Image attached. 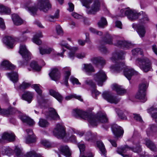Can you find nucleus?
Returning a JSON list of instances; mask_svg holds the SVG:
<instances>
[{"label": "nucleus", "instance_id": "f257e3e1", "mask_svg": "<svg viewBox=\"0 0 157 157\" xmlns=\"http://www.w3.org/2000/svg\"><path fill=\"white\" fill-rule=\"evenodd\" d=\"M124 53L122 52H118L113 55L111 59L112 61L116 63L115 66H112L110 67L111 70L114 71L119 72L124 69V75L129 80L131 79V77L136 74V72L132 68L125 66L124 63L121 61L124 59L123 55Z\"/></svg>", "mask_w": 157, "mask_h": 157}, {"label": "nucleus", "instance_id": "f03ea898", "mask_svg": "<svg viewBox=\"0 0 157 157\" xmlns=\"http://www.w3.org/2000/svg\"><path fill=\"white\" fill-rule=\"evenodd\" d=\"M74 115L76 117H79L85 120H87L90 124L93 126H96L99 122L106 123L108 122L106 115L104 113H98L96 115L91 113L83 111L79 109H74Z\"/></svg>", "mask_w": 157, "mask_h": 157}, {"label": "nucleus", "instance_id": "7ed1b4c3", "mask_svg": "<svg viewBox=\"0 0 157 157\" xmlns=\"http://www.w3.org/2000/svg\"><path fill=\"white\" fill-rule=\"evenodd\" d=\"M92 1V0H82V1L83 5L88 9L86 12L89 14H95L100 8V3L99 0H94L92 4L90 6Z\"/></svg>", "mask_w": 157, "mask_h": 157}, {"label": "nucleus", "instance_id": "20e7f679", "mask_svg": "<svg viewBox=\"0 0 157 157\" xmlns=\"http://www.w3.org/2000/svg\"><path fill=\"white\" fill-rule=\"evenodd\" d=\"M130 150L134 152L139 153L142 151V148L139 144H136L135 147H132L126 145L124 147L117 148V151L118 153L122 155L123 157H128V155H124L123 154L125 153L127 151Z\"/></svg>", "mask_w": 157, "mask_h": 157}, {"label": "nucleus", "instance_id": "39448f33", "mask_svg": "<svg viewBox=\"0 0 157 157\" xmlns=\"http://www.w3.org/2000/svg\"><path fill=\"white\" fill-rule=\"evenodd\" d=\"M136 62L140 68L145 72H147L151 69V62L147 58H138Z\"/></svg>", "mask_w": 157, "mask_h": 157}, {"label": "nucleus", "instance_id": "423d86ee", "mask_svg": "<svg viewBox=\"0 0 157 157\" xmlns=\"http://www.w3.org/2000/svg\"><path fill=\"white\" fill-rule=\"evenodd\" d=\"M148 86L147 82H144L141 84L139 86L138 91L136 95L137 98L142 99L143 101H145L146 99L145 98V91Z\"/></svg>", "mask_w": 157, "mask_h": 157}, {"label": "nucleus", "instance_id": "0eeeda50", "mask_svg": "<svg viewBox=\"0 0 157 157\" xmlns=\"http://www.w3.org/2000/svg\"><path fill=\"white\" fill-rule=\"evenodd\" d=\"M53 133L57 138H63L66 134L64 126L61 124H57L53 130Z\"/></svg>", "mask_w": 157, "mask_h": 157}, {"label": "nucleus", "instance_id": "6e6552de", "mask_svg": "<svg viewBox=\"0 0 157 157\" xmlns=\"http://www.w3.org/2000/svg\"><path fill=\"white\" fill-rule=\"evenodd\" d=\"M94 79L97 82L98 85L102 86L104 82L107 79V76L105 72L102 70H100L94 75Z\"/></svg>", "mask_w": 157, "mask_h": 157}, {"label": "nucleus", "instance_id": "1a4fd4ad", "mask_svg": "<svg viewBox=\"0 0 157 157\" xmlns=\"http://www.w3.org/2000/svg\"><path fill=\"white\" fill-rule=\"evenodd\" d=\"M37 6L40 10L45 12L51 8L49 0H38Z\"/></svg>", "mask_w": 157, "mask_h": 157}, {"label": "nucleus", "instance_id": "9d476101", "mask_svg": "<svg viewBox=\"0 0 157 157\" xmlns=\"http://www.w3.org/2000/svg\"><path fill=\"white\" fill-rule=\"evenodd\" d=\"M102 97L109 102L112 103L117 104L120 101V99L112 95L109 92H105L102 94Z\"/></svg>", "mask_w": 157, "mask_h": 157}, {"label": "nucleus", "instance_id": "9b49d317", "mask_svg": "<svg viewBox=\"0 0 157 157\" xmlns=\"http://www.w3.org/2000/svg\"><path fill=\"white\" fill-rule=\"evenodd\" d=\"M19 52L26 61L29 60L30 59V53L27 49L25 45L20 46Z\"/></svg>", "mask_w": 157, "mask_h": 157}, {"label": "nucleus", "instance_id": "f8f14e48", "mask_svg": "<svg viewBox=\"0 0 157 157\" xmlns=\"http://www.w3.org/2000/svg\"><path fill=\"white\" fill-rule=\"evenodd\" d=\"M36 91L38 94V95L37 97V101L39 105L45 101L44 98L42 94V91L37 84H34L33 86Z\"/></svg>", "mask_w": 157, "mask_h": 157}, {"label": "nucleus", "instance_id": "ddd939ff", "mask_svg": "<svg viewBox=\"0 0 157 157\" xmlns=\"http://www.w3.org/2000/svg\"><path fill=\"white\" fill-rule=\"evenodd\" d=\"M112 132L116 137H120L122 135L124 131L122 128L117 124H114L111 127Z\"/></svg>", "mask_w": 157, "mask_h": 157}, {"label": "nucleus", "instance_id": "4468645a", "mask_svg": "<svg viewBox=\"0 0 157 157\" xmlns=\"http://www.w3.org/2000/svg\"><path fill=\"white\" fill-rule=\"evenodd\" d=\"M51 79L55 81L58 80L60 77V74L56 68L52 69L49 74Z\"/></svg>", "mask_w": 157, "mask_h": 157}, {"label": "nucleus", "instance_id": "2eb2a0df", "mask_svg": "<svg viewBox=\"0 0 157 157\" xmlns=\"http://www.w3.org/2000/svg\"><path fill=\"white\" fill-rule=\"evenodd\" d=\"M48 111L49 113L45 114L46 118H51L54 120L59 119V117L54 109L50 108H49Z\"/></svg>", "mask_w": 157, "mask_h": 157}, {"label": "nucleus", "instance_id": "dca6fc26", "mask_svg": "<svg viewBox=\"0 0 157 157\" xmlns=\"http://www.w3.org/2000/svg\"><path fill=\"white\" fill-rule=\"evenodd\" d=\"M116 46L124 48L129 49L132 48L134 44L125 40H117Z\"/></svg>", "mask_w": 157, "mask_h": 157}, {"label": "nucleus", "instance_id": "f3484780", "mask_svg": "<svg viewBox=\"0 0 157 157\" xmlns=\"http://www.w3.org/2000/svg\"><path fill=\"white\" fill-rule=\"evenodd\" d=\"M28 136L26 140V143L27 144H30L34 143L35 141V137L34 135L32 130L29 129L26 130Z\"/></svg>", "mask_w": 157, "mask_h": 157}, {"label": "nucleus", "instance_id": "a211bd4d", "mask_svg": "<svg viewBox=\"0 0 157 157\" xmlns=\"http://www.w3.org/2000/svg\"><path fill=\"white\" fill-rule=\"evenodd\" d=\"M134 14L133 12L129 11V10H126L125 9H122L120 11V13L119 15L120 17H123L125 16H127L128 18L131 19L135 18L136 17V15L132 17L131 15Z\"/></svg>", "mask_w": 157, "mask_h": 157}, {"label": "nucleus", "instance_id": "6ab92c4d", "mask_svg": "<svg viewBox=\"0 0 157 157\" xmlns=\"http://www.w3.org/2000/svg\"><path fill=\"white\" fill-rule=\"evenodd\" d=\"M17 112H19L18 111H17L13 108H10L7 109H2L0 107V114L2 115H8L12 114Z\"/></svg>", "mask_w": 157, "mask_h": 157}, {"label": "nucleus", "instance_id": "aec40b11", "mask_svg": "<svg viewBox=\"0 0 157 157\" xmlns=\"http://www.w3.org/2000/svg\"><path fill=\"white\" fill-rule=\"evenodd\" d=\"M112 88L113 90L116 91L118 95H123L126 93L125 90L122 88L121 86L116 84L113 85Z\"/></svg>", "mask_w": 157, "mask_h": 157}, {"label": "nucleus", "instance_id": "412c9836", "mask_svg": "<svg viewBox=\"0 0 157 157\" xmlns=\"http://www.w3.org/2000/svg\"><path fill=\"white\" fill-rule=\"evenodd\" d=\"M15 136L13 133H4L2 136V138L3 140H7L9 142L14 141Z\"/></svg>", "mask_w": 157, "mask_h": 157}, {"label": "nucleus", "instance_id": "4be33fe9", "mask_svg": "<svg viewBox=\"0 0 157 157\" xmlns=\"http://www.w3.org/2000/svg\"><path fill=\"white\" fill-rule=\"evenodd\" d=\"M3 43L6 45L12 48L14 42V40L11 36H6L3 40Z\"/></svg>", "mask_w": 157, "mask_h": 157}, {"label": "nucleus", "instance_id": "5701e85b", "mask_svg": "<svg viewBox=\"0 0 157 157\" xmlns=\"http://www.w3.org/2000/svg\"><path fill=\"white\" fill-rule=\"evenodd\" d=\"M63 70L65 72L64 83L66 86H68V79L71 75V70L68 67H65L63 68Z\"/></svg>", "mask_w": 157, "mask_h": 157}, {"label": "nucleus", "instance_id": "b1692460", "mask_svg": "<svg viewBox=\"0 0 157 157\" xmlns=\"http://www.w3.org/2000/svg\"><path fill=\"white\" fill-rule=\"evenodd\" d=\"M33 96V94L29 91H26L22 95V98L30 103L32 101Z\"/></svg>", "mask_w": 157, "mask_h": 157}, {"label": "nucleus", "instance_id": "393cba45", "mask_svg": "<svg viewBox=\"0 0 157 157\" xmlns=\"http://www.w3.org/2000/svg\"><path fill=\"white\" fill-rule=\"evenodd\" d=\"M19 117L23 122L26 123L30 125H33L34 124V122L33 120L26 116L21 115H20Z\"/></svg>", "mask_w": 157, "mask_h": 157}, {"label": "nucleus", "instance_id": "a878e982", "mask_svg": "<svg viewBox=\"0 0 157 157\" xmlns=\"http://www.w3.org/2000/svg\"><path fill=\"white\" fill-rule=\"evenodd\" d=\"M60 149L62 153L66 156L69 157L71 156V153L68 146H62L60 147Z\"/></svg>", "mask_w": 157, "mask_h": 157}, {"label": "nucleus", "instance_id": "bb28decb", "mask_svg": "<svg viewBox=\"0 0 157 157\" xmlns=\"http://www.w3.org/2000/svg\"><path fill=\"white\" fill-rule=\"evenodd\" d=\"M49 93L51 95L55 98L59 102H61L62 101L63 97L58 92L51 89L49 90Z\"/></svg>", "mask_w": 157, "mask_h": 157}, {"label": "nucleus", "instance_id": "cd10ccee", "mask_svg": "<svg viewBox=\"0 0 157 157\" xmlns=\"http://www.w3.org/2000/svg\"><path fill=\"white\" fill-rule=\"evenodd\" d=\"M148 112L151 113V117L155 119L156 122L157 123V108L151 107L147 110Z\"/></svg>", "mask_w": 157, "mask_h": 157}, {"label": "nucleus", "instance_id": "c85d7f7f", "mask_svg": "<svg viewBox=\"0 0 157 157\" xmlns=\"http://www.w3.org/2000/svg\"><path fill=\"white\" fill-rule=\"evenodd\" d=\"M145 141L146 145L151 150L154 151H156L157 148L155 146L151 141L147 139H146Z\"/></svg>", "mask_w": 157, "mask_h": 157}, {"label": "nucleus", "instance_id": "c756f323", "mask_svg": "<svg viewBox=\"0 0 157 157\" xmlns=\"http://www.w3.org/2000/svg\"><path fill=\"white\" fill-rule=\"evenodd\" d=\"M59 11L57 10L54 15H47L46 16V19L50 21L54 22L55 21V19H57L59 17Z\"/></svg>", "mask_w": 157, "mask_h": 157}, {"label": "nucleus", "instance_id": "7c9ffc66", "mask_svg": "<svg viewBox=\"0 0 157 157\" xmlns=\"http://www.w3.org/2000/svg\"><path fill=\"white\" fill-rule=\"evenodd\" d=\"M12 19L14 23L16 25H19L23 23V21L17 14H13L12 15Z\"/></svg>", "mask_w": 157, "mask_h": 157}, {"label": "nucleus", "instance_id": "2f4dec72", "mask_svg": "<svg viewBox=\"0 0 157 157\" xmlns=\"http://www.w3.org/2000/svg\"><path fill=\"white\" fill-rule=\"evenodd\" d=\"M7 75L14 83L17 82L18 80V75L16 72L8 73Z\"/></svg>", "mask_w": 157, "mask_h": 157}, {"label": "nucleus", "instance_id": "473e14b6", "mask_svg": "<svg viewBox=\"0 0 157 157\" xmlns=\"http://www.w3.org/2000/svg\"><path fill=\"white\" fill-rule=\"evenodd\" d=\"M1 65L3 67L6 68L7 69L12 70L14 69L15 67L13 65L10 63L7 60H4L2 63Z\"/></svg>", "mask_w": 157, "mask_h": 157}, {"label": "nucleus", "instance_id": "72a5a7b5", "mask_svg": "<svg viewBox=\"0 0 157 157\" xmlns=\"http://www.w3.org/2000/svg\"><path fill=\"white\" fill-rule=\"evenodd\" d=\"M78 147L81 153V155L80 157H93V155L91 152L89 153L88 154L87 156H85L84 155H82V153L85 150V146L84 144H78Z\"/></svg>", "mask_w": 157, "mask_h": 157}, {"label": "nucleus", "instance_id": "f704fd0d", "mask_svg": "<svg viewBox=\"0 0 157 157\" xmlns=\"http://www.w3.org/2000/svg\"><path fill=\"white\" fill-rule=\"evenodd\" d=\"M43 36L41 32H40L38 34L35 35L33 39V42L38 45L41 44V41L39 38L42 37Z\"/></svg>", "mask_w": 157, "mask_h": 157}, {"label": "nucleus", "instance_id": "c9c22d12", "mask_svg": "<svg viewBox=\"0 0 157 157\" xmlns=\"http://www.w3.org/2000/svg\"><path fill=\"white\" fill-rule=\"evenodd\" d=\"M91 61L93 63L97 65L98 63L103 64L105 63V60L101 57H94L91 59Z\"/></svg>", "mask_w": 157, "mask_h": 157}, {"label": "nucleus", "instance_id": "e433bc0d", "mask_svg": "<svg viewBox=\"0 0 157 157\" xmlns=\"http://www.w3.org/2000/svg\"><path fill=\"white\" fill-rule=\"evenodd\" d=\"M86 140L89 141H92L96 137V135L92 134L90 132H87L85 135Z\"/></svg>", "mask_w": 157, "mask_h": 157}, {"label": "nucleus", "instance_id": "4c0bfd02", "mask_svg": "<svg viewBox=\"0 0 157 157\" xmlns=\"http://www.w3.org/2000/svg\"><path fill=\"white\" fill-rule=\"evenodd\" d=\"M30 3V2L26 3L25 6L27 7V10L30 11L31 14L33 15H34L36 13L37 9L34 6L30 7L29 5Z\"/></svg>", "mask_w": 157, "mask_h": 157}, {"label": "nucleus", "instance_id": "58836bf2", "mask_svg": "<svg viewBox=\"0 0 157 157\" xmlns=\"http://www.w3.org/2000/svg\"><path fill=\"white\" fill-rule=\"evenodd\" d=\"M137 32L140 37H144L146 33V31L143 26L140 25L137 27Z\"/></svg>", "mask_w": 157, "mask_h": 157}, {"label": "nucleus", "instance_id": "ea45409f", "mask_svg": "<svg viewBox=\"0 0 157 157\" xmlns=\"http://www.w3.org/2000/svg\"><path fill=\"white\" fill-rule=\"evenodd\" d=\"M83 70L86 72H94V70L91 64H84Z\"/></svg>", "mask_w": 157, "mask_h": 157}, {"label": "nucleus", "instance_id": "a19ab883", "mask_svg": "<svg viewBox=\"0 0 157 157\" xmlns=\"http://www.w3.org/2000/svg\"><path fill=\"white\" fill-rule=\"evenodd\" d=\"M97 146L99 148L102 154L105 155L106 152V151L104 145L103 143L101 141H98L97 142Z\"/></svg>", "mask_w": 157, "mask_h": 157}, {"label": "nucleus", "instance_id": "79ce46f5", "mask_svg": "<svg viewBox=\"0 0 157 157\" xmlns=\"http://www.w3.org/2000/svg\"><path fill=\"white\" fill-rule=\"evenodd\" d=\"M157 131V127L154 124L149 125V128L147 131V133L148 136H149L153 132H155Z\"/></svg>", "mask_w": 157, "mask_h": 157}, {"label": "nucleus", "instance_id": "37998d69", "mask_svg": "<svg viewBox=\"0 0 157 157\" xmlns=\"http://www.w3.org/2000/svg\"><path fill=\"white\" fill-rule=\"evenodd\" d=\"M78 49V48L76 47L72 48H69V49L71 50V52L68 54L69 57L72 59H74L75 56V51H77Z\"/></svg>", "mask_w": 157, "mask_h": 157}, {"label": "nucleus", "instance_id": "c03bdc74", "mask_svg": "<svg viewBox=\"0 0 157 157\" xmlns=\"http://www.w3.org/2000/svg\"><path fill=\"white\" fill-rule=\"evenodd\" d=\"M59 44L61 45V47H62L63 52L62 53H58L57 55L63 57V54L64 53V52L65 51V50L64 49L63 47H64L68 49H69V47L67 46L68 44L67 43H66L65 41H64V40L62 41Z\"/></svg>", "mask_w": 157, "mask_h": 157}, {"label": "nucleus", "instance_id": "a18cd8bd", "mask_svg": "<svg viewBox=\"0 0 157 157\" xmlns=\"http://www.w3.org/2000/svg\"><path fill=\"white\" fill-rule=\"evenodd\" d=\"M40 53L42 55L50 54L53 50V49L51 48L44 49L42 48H40Z\"/></svg>", "mask_w": 157, "mask_h": 157}, {"label": "nucleus", "instance_id": "49530a36", "mask_svg": "<svg viewBox=\"0 0 157 157\" xmlns=\"http://www.w3.org/2000/svg\"><path fill=\"white\" fill-rule=\"evenodd\" d=\"M98 26L101 28H103L107 25V21L106 19L104 17H101L98 22Z\"/></svg>", "mask_w": 157, "mask_h": 157}, {"label": "nucleus", "instance_id": "de8ad7c7", "mask_svg": "<svg viewBox=\"0 0 157 157\" xmlns=\"http://www.w3.org/2000/svg\"><path fill=\"white\" fill-rule=\"evenodd\" d=\"M30 67L34 70L36 71H39L41 70V67L38 65L37 62L33 61L31 62L30 65Z\"/></svg>", "mask_w": 157, "mask_h": 157}, {"label": "nucleus", "instance_id": "09e8293b", "mask_svg": "<svg viewBox=\"0 0 157 157\" xmlns=\"http://www.w3.org/2000/svg\"><path fill=\"white\" fill-rule=\"evenodd\" d=\"M39 125L42 127H46L49 125L48 122L44 119H40L38 123Z\"/></svg>", "mask_w": 157, "mask_h": 157}, {"label": "nucleus", "instance_id": "8fccbe9b", "mask_svg": "<svg viewBox=\"0 0 157 157\" xmlns=\"http://www.w3.org/2000/svg\"><path fill=\"white\" fill-rule=\"evenodd\" d=\"M11 12L10 9L8 7H6L2 5H0V13H10Z\"/></svg>", "mask_w": 157, "mask_h": 157}, {"label": "nucleus", "instance_id": "3c124183", "mask_svg": "<svg viewBox=\"0 0 157 157\" xmlns=\"http://www.w3.org/2000/svg\"><path fill=\"white\" fill-rule=\"evenodd\" d=\"M72 98H75L82 101H83V99L81 98L80 96L77 95L76 94H72L67 96L65 97V99L66 100H68Z\"/></svg>", "mask_w": 157, "mask_h": 157}, {"label": "nucleus", "instance_id": "603ef678", "mask_svg": "<svg viewBox=\"0 0 157 157\" xmlns=\"http://www.w3.org/2000/svg\"><path fill=\"white\" fill-rule=\"evenodd\" d=\"M104 40L105 44H112V37L109 34H107Z\"/></svg>", "mask_w": 157, "mask_h": 157}, {"label": "nucleus", "instance_id": "864d4df0", "mask_svg": "<svg viewBox=\"0 0 157 157\" xmlns=\"http://www.w3.org/2000/svg\"><path fill=\"white\" fill-rule=\"evenodd\" d=\"M14 151L15 152L16 155L17 157H20L21 156L23 155L22 149L16 146L14 149Z\"/></svg>", "mask_w": 157, "mask_h": 157}, {"label": "nucleus", "instance_id": "5fc2aeb1", "mask_svg": "<svg viewBox=\"0 0 157 157\" xmlns=\"http://www.w3.org/2000/svg\"><path fill=\"white\" fill-rule=\"evenodd\" d=\"M25 156V157H39L38 155L33 150L27 153Z\"/></svg>", "mask_w": 157, "mask_h": 157}, {"label": "nucleus", "instance_id": "6e6d98bb", "mask_svg": "<svg viewBox=\"0 0 157 157\" xmlns=\"http://www.w3.org/2000/svg\"><path fill=\"white\" fill-rule=\"evenodd\" d=\"M30 86V84L24 82L19 86V88L21 90H24L29 87Z\"/></svg>", "mask_w": 157, "mask_h": 157}, {"label": "nucleus", "instance_id": "4d7b16f0", "mask_svg": "<svg viewBox=\"0 0 157 157\" xmlns=\"http://www.w3.org/2000/svg\"><path fill=\"white\" fill-rule=\"evenodd\" d=\"M132 52L134 55H136L137 54L142 55L143 53L142 50L139 48L134 49L132 50Z\"/></svg>", "mask_w": 157, "mask_h": 157}, {"label": "nucleus", "instance_id": "13d9d810", "mask_svg": "<svg viewBox=\"0 0 157 157\" xmlns=\"http://www.w3.org/2000/svg\"><path fill=\"white\" fill-rule=\"evenodd\" d=\"M4 151V154L6 155L10 156V155L13 152V150L9 147H6L5 149L2 151V153Z\"/></svg>", "mask_w": 157, "mask_h": 157}, {"label": "nucleus", "instance_id": "bf43d9fd", "mask_svg": "<svg viewBox=\"0 0 157 157\" xmlns=\"http://www.w3.org/2000/svg\"><path fill=\"white\" fill-rule=\"evenodd\" d=\"M117 113L119 116V117L121 118L123 120H126L127 118V117L124 114V113L123 111L121 110H119L117 112Z\"/></svg>", "mask_w": 157, "mask_h": 157}, {"label": "nucleus", "instance_id": "052dcab7", "mask_svg": "<svg viewBox=\"0 0 157 157\" xmlns=\"http://www.w3.org/2000/svg\"><path fill=\"white\" fill-rule=\"evenodd\" d=\"M86 53L84 52H81L76 53L75 54L76 56L79 59H83L86 56Z\"/></svg>", "mask_w": 157, "mask_h": 157}, {"label": "nucleus", "instance_id": "680f3d73", "mask_svg": "<svg viewBox=\"0 0 157 157\" xmlns=\"http://www.w3.org/2000/svg\"><path fill=\"white\" fill-rule=\"evenodd\" d=\"M57 34L59 35H62L63 34V31L61 27L59 25H57L56 27Z\"/></svg>", "mask_w": 157, "mask_h": 157}, {"label": "nucleus", "instance_id": "e2e57ef3", "mask_svg": "<svg viewBox=\"0 0 157 157\" xmlns=\"http://www.w3.org/2000/svg\"><path fill=\"white\" fill-rule=\"evenodd\" d=\"M70 80L73 84H77L81 85V83L79 82L78 80L73 77L71 76L70 77Z\"/></svg>", "mask_w": 157, "mask_h": 157}, {"label": "nucleus", "instance_id": "0e129e2a", "mask_svg": "<svg viewBox=\"0 0 157 157\" xmlns=\"http://www.w3.org/2000/svg\"><path fill=\"white\" fill-rule=\"evenodd\" d=\"M143 17L140 19V22L143 23H146L148 21V18L146 14L143 15Z\"/></svg>", "mask_w": 157, "mask_h": 157}, {"label": "nucleus", "instance_id": "69168bd1", "mask_svg": "<svg viewBox=\"0 0 157 157\" xmlns=\"http://www.w3.org/2000/svg\"><path fill=\"white\" fill-rule=\"evenodd\" d=\"M133 114L134 115V118L135 120L140 122H143V120L139 115L136 114Z\"/></svg>", "mask_w": 157, "mask_h": 157}, {"label": "nucleus", "instance_id": "338daca9", "mask_svg": "<svg viewBox=\"0 0 157 157\" xmlns=\"http://www.w3.org/2000/svg\"><path fill=\"white\" fill-rule=\"evenodd\" d=\"M85 82L86 84L90 86L93 87L95 86V84L91 80H86Z\"/></svg>", "mask_w": 157, "mask_h": 157}, {"label": "nucleus", "instance_id": "774afa93", "mask_svg": "<svg viewBox=\"0 0 157 157\" xmlns=\"http://www.w3.org/2000/svg\"><path fill=\"white\" fill-rule=\"evenodd\" d=\"M69 6V8L68 9V10L70 12L73 11L74 9V6L72 3H68Z\"/></svg>", "mask_w": 157, "mask_h": 157}]
</instances>
